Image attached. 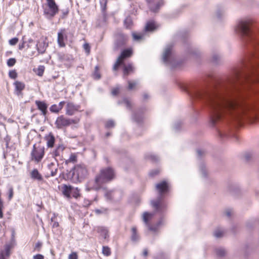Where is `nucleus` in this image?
Wrapping results in <instances>:
<instances>
[{
	"label": "nucleus",
	"mask_w": 259,
	"mask_h": 259,
	"mask_svg": "<svg viewBox=\"0 0 259 259\" xmlns=\"http://www.w3.org/2000/svg\"><path fill=\"white\" fill-rule=\"evenodd\" d=\"M78 256L76 252L71 253L68 257V259H77Z\"/></svg>",
	"instance_id": "a18cd8bd"
},
{
	"label": "nucleus",
	"mask_w": 259,
	"mask_h": 259,
	"mask_svg": "<svg viewBox=\"0 0 259 259\" xmlns=\"http://www.w3.org/2000/svg\"><path fill=\"white\" fill-rule=\"evenodd\" d=\"M119 91V87H116L115 88H114L112 90V95L113 96L117 95L118 94Z\"/></svg>",
	"instance_id": "de8ad7c7"
},
{
	"label": "nucleus",
	"mask_w": 259,
	"mask_h": 259,
	"mask_svg": "<svg viewBox=\"0 0 259 259\" xmlns=\"http://www.w3.org/2000/svg\"><path fill=\"white\" fill-rule=\"evenodd\" d=\"M254 21L251 18L240 21L236 31L240 34L245 43L254 49L250 58L243 62L241 66L235 68L226 82L196 91L195 97L205 103L210 110L213 123L223 117L230 116L240 120L244 117H251L249 113L251 107L236 97L252 84L259 83V38L252 30Z\"/></svg>",
	"instance_id": "f257e3e1"
},
{
	"label": "nucleus",
	"mask_w": 259,
	"mask_h": 259,
	"mask_svg": "<svg viewBox=\"0 0 259 259\" xmlns=\"http://www.w3.org/2000/svg\"><path fill=\"white\" fill-rule=\"evenodd\" d=\"M79 120L80 119L78 118H69L62 115L57 118L55 125L58 129H62L69 126L71 124H76L79 122Z\"/></svg>",
	"instance_id": "20e7f679"
},
{
	"label": "nucleus",
	"mask_w": 259,
	"mask_h": 259,
	"mask_svg": "<svg viewBox=\"0 0 259 259\" xmlns=\"http://www.w3.org/2000/svg\"><path fill=\"white\" fill-rule=\"evenodd\" d=\"M45 150V148L44 146L40 144L38 145L36 144H34L30 153L31 160L37 163L40 162L44 158Z\"/></svg>",
	"instance_id": "39448f33"
},
{
	"label": "nucleus",
	"mask_w": 259,
	"mask_h": 259,
	"mask_svg": "<svg viewBox=\"0 0 259 259\" xmlns=\"http://www.w3.org/2000/svg\"><path fill=\"white\" fill-rule=\"evenodd\" d=\"M146 1L149 4L150 10L154 12H156L163 4V0H146Z\"/></svg>",
	"instance_id": "9b49d317"
},
{
	"label": "nucleus",
	"mask_w": 259,
	"mask_h": 259,
	"mask_svg": "<svg viewBox=\"0 0 259 259\" xmlns=\"http://www.w3.org/2000/svg\"><path fill=\"white\" fill-rule=\"evenodd\" d=\"M113 195H114L113 192L111 191H107L105 194L106 198L108 200H111Z\"/></svg>",
	"instance_id": "58836bf2"
},
{
	"label": "nucleus",
	"mask_w": 259,
	"mask_h": 259,
	"mask_svg": "<svg viewBox=\"0 0 259 259\" xmlns=\"http://www.w3.org/2000/svg\"><path fill=\"white\" fill-rule=\"evenodd\" d=\"M172 45H169L165 48L163 55V62L167 65H172L174 58L172 55Z\"/></svg>",
	"instance_id": "6e6552de"
},
{
	"label": "nucleus",
	"mask_w": 259,
	"mask_h": 259,
	"mask_svg": "<svg viewBox=\"0 0 259 259\" xmlns=\"http://www.w3.org/2000/svg\"><path fill=\"white\" fill-rule=\"evenodd\" d=\"M58 171V169L57 167H55L54 168L52 169L51 172V177H54L56 175Z\"/></svg>",
	"instance_id": "8fccbe9b"
},
{
	"label": "nucleus",
	"mask_w": 259,
	"mask_h": 259,
	"mask_svg": "<svg viewBox=\"0 0 259 259\" xmlns=\"http://www.w3.org/2000/svg\"><path fill=\"white\" fill-rule=\"evenodd\" d=\"M65 147L63 144L59 145L56 149L52 152V156L56 158L60 155L61 153L64 150Z\"/></svg>",
	"instance_id": "412c9836"
},
{
	"label": "nucleus",
	"mask_w": 259,
	"mask_h": 259,
	"mask_svg": "<svg viewBox=\"0 0 259 259\" xmlns=\"http://www.w3.org/2000/svg\"><path fill=\"white\" fill-rule=\"evenodd\" d=\"M124 102L126 106L127 107H130V106H131V103H130V102L128 100H127L126 99H125L124 100Z\"/></svg>",
	"instance_id": "680f3d73"
},
{
	"label": "nucleus",
	"mask_w": 259,
	"mask_h": 259,
	"mask_svg": "<svg viewBox=\"0 0 259 259\" xmlns=\"http://www.w3.org/2000/svg\"><path fill=\"white\" fill-rule=\"evenodd\" d=\"M30 177L33 180H36L41 181L43 180L41 174L38 172V170L36 168L33 169L30 172Z\"/></svg>",
	"instance_id": "a211bd4d"
},
{
	"label": "nucleus",
	"mask_w": 259,
	"mask_h": 259,
	"mask_svg": "<svg viewBox=\"0 0 259 259\" xmlns=\"http://www.w3.org/2000/svg\"><path fill=\"white\" fill-rule=\"evenodd\" d=\"M79 108V105L74 104L71 102H67L66 105V114L69 116L73 115L78 111Z\"/></svg>",
	"instance_id": "9d476101"
},
{
	"label": "nucleus",
	"mask_w": 259,
	"mask_h": 259,
	"mask_svg": "<svg viewBox=\"0 0 259 259\" xmlns=\"http://www.w3.org/2000/svg\"><path fill=\"white\" fill-rule=\"evenodd\" d=\"M158 173H159V170L157 169H155V170L151 171L150 172V175H151L152 176H154L158 174Z\"/></svg>",
	"instance_id": "bf43d9fd"
},
{
	"label": "nucleus",
	"mask_w": 259,
	"mask_h": 259,
	"mask_svg": "<svg viewBox=\"0 0 259 259\" xmlns=\"http://www.w3.org/2000/svg\"><path fill=\"white\" fill-rule=\"evenodd\" d=\"M13 197V189L12 188H10L9 189V200H10Z\"/></svg>",
	"instance_id": "09e8293b"
},
{
	"label": "nucleus",
	"mask_w": 259,
	"mask_h": 259,
	"mask_svg": "<svg viewBox=\"0 0 259 259\" xmlns=\"http://www.w3.org/2000/svg\"><path fill=\"white\" fill-rule=\"evenodd\" d=\"M222 58V56L218 53H214L212 55L211 61L214 63H218Z\"/></svg>",
	"instance_id": "bb28decb"
},
{
	"label": "nucleus",
	"mask_w": 259,
	"mask_h": 259,
	"mask_svg": "<svg viewBox=\"0 0 259 259\" xmlns=\"http://www.w3.org/2000/svg\"><path fill=\"white\" fill-rule=\"evenodd\" d=\"M24 48V42H23L21 44H19V49L22 50Z\"/></svg>",
	"instance_id": "0e129e2a"
},
{
	"label": "nucleus",
	"mask_w": 259,
	"mask_h": 259,
	"mask_svg": "<svg viewBox=\"0 0 259 259\" xmlns=\"http://www.w3.org/2000/svg\"><path fill=\"white\" fill-rule=\"evenodd\" d=\"M158 173H159V170L157 169H155V170L151 171L150 172V175H151L152 176H154L158 174Z\"/></svg>",
	"instance_id": "13d9d810"
},
{
	"label": "nucleus",
	"mask_w": 259,
	"mask_h": 259,
	"mask_svg": "<svg viewBox=\"0 0 259 259\" xmlns=\"http://www.w3.org/2000/svg\"><path fill=\"white\" fill-rule=\"evenodd\" d=\"M37 50L39 52H41V53H42L44 52V50H41L39 48H38Z\"/></svg>",
	"instance_id": "774afa93"
},
{
	"label": "nucleus",
	"mask_w": 259,
	"mask_h": 259,
	"mask_svg": "<svg viewBox=\"0 0 259 259\" xmlns=\"http://www.w3.org/2000/svg\"><path fill=\"white\" fill-rule=\"evenodd\" d=\"M33 71L37 75L41 76L45 71V67L43 65H40L37 68L34 69Z\"/></svg>",
	"instance_id": "a878e982"
},
{
	"label": "nucleus",
	"mask_w": 259,
	"mask_h": 259,
	"mask_svg": "<svg viewBox=\"0 0 259 259\" xmlns=\"http://www.w3.org/2000/svg\"><path fill=\"white\" fill-rule=\"evenodd\" d=\"M133 71V66L132 64H129L127 65H124L123 74L124 76L127 75L128 73Z\"/></svg>",
	"instance_id": "cd10ccee"
},
{
	"label": "nucleus",
	"mask_w": 259,
	"mask_h": 259,
	"mask_svg": "<svg viewBox=\"0 0 259 259\" xmlns=\"http://www.w3.org/2000/svg\"><path fill=\"white\" fill-rule=\"evenodd\" d=\"M45 139L47 141V147L49 148H52L54 146L55 141L54 136L52 134H50L46 137Z\"/></svg>",
	"instance_id": "aec40b11"
},
{
	"label": "nucleus",
	"mask_w": 259,
	"mask_h": 259,
	"mask_svg": "<svg viewBox=\"0 0 259 259\" xmlns=\"http://www.w3.org/2000/svg\"><path fill=\"white\" fill-rule=\"evenodd\" d=\"M14 85L15 86V94L17 96H19L21 94V92L25 88V84L19 81H16L14 83Z\"/></svg>",
	"instance_id": "4468645a"
},
{
	"label": "nucleus",
	"mask_w": 259,
	"mask_h": 259,
	"mask_svg": "<svg viewBox=\"0 0 259 259\" xmlns=\"http://www.w3.org/2000/svg\"><path fill=\"white\" fill-rule=\"evenodd\" d=\"M115 125V123L113 120H109L107 121L106 123L105 126L107 128H111L114 127Z\"/></svg>",
	"instance_id": "4c0bfd02"
},
{
	"label": "nucleus",
	"mask_w": 259,
	"mask_h": 259,
	"mask_svg": "<svg viewBox=\"0 0 259 259\" xmlns=\"http://www.w3.org/2000/svg\"><path fill=\"white\" fill-rule=\"evenodd\" d=\"M48 8L45 9L44 14L48 18H53L59 11L58 6L55 0H47Z\"/></svg>",
	"instance_id": "0eeeda50"
},
{
	"label": "nucleus",
	"mask_w": 259,
	"mask_h": 259,
	"mask_svg": "<svg viewBox=\"0 0 259 259\" xmlns=\"http://www.w3.org/2000/svg\"><path fill=\"white\" fill-rule=\"evenodd\" d=\"M188 53L192 55H197L198 51L195 49L191 48L190 50L188 51Z\"/></svg>",
	"instance_id": "c03bdc74"
},
{
	"label": "nucleus",
	"mask_w": 259,
	"mask_h": 259,
	"mask_svg": "<svg viewBox=\"0 0 259 259\" xmlns=\"http://www.w3.org/2000/svg\"><path fill=\"white\" fill-rule=\"evenodd\" d=\"M143 97L145 99H148L149 97V95L147 94H144L143 95Z\"/></svg>",
	"instance_id": "338daca9"
},
{
	"label": "nucleus",
	"mask_w": 259,
	"mask_h": 259,
	"mask_svg": "<svg viewBox=\"0 0 259 259\" xmlns=\"http://www.w3.org/2000/svg\"><path fill=\"white\" fill-rule=\"evenodd\" d=\"M77 157L74 154H71L69 158L68 161L74 162L76 161Z\"/></svg>",
	"instance_id": "ea45409f"
},
{
	"label": "nucleus",
	"mask_w": 259,
	"mask_h": 259,
	"mask_svg": "<svg viewBox=\"0 0 259 259\" xmlns=\"http://www.w3.org/2000/svg\"><path fill=\"white\" fill-rule=\"evenodd\" d=\"M65 103V101H61L58 105L53 104L50 107V110L53 113H58L62 109Z\"/></svg>",
	"instance_id": "f3484780"
},
{
	"label": "nucleus",
	"mask_w": 259,
	"mask_h": 259,
	"mask_svg": "<svg viewBox=\"0 0 259 259\" xmlns=\"http://www.w3.org/2000/svg\"><path fill=\"white\" fill-rule=\"evenodd\" d=\"M97 232L101 234L105 239L108 236V231L103 227H98L97 229Z\"/></svg>",
	"instance_id": "b1692460"
},
{
	"label": "nucleus",
	"mask_w": 259,
	"mask_h": 259,
	"mask_svg": "<svg viewBox=\"0 0 259 259\" xmlns=\"http://www.w3.org/2000/svg\"><path fill=\"white\" fill-rule=\"evenodd\" d=\"M157 25L154 22H149L145 26V30L146 31H153L156 29Z\"/></svg>",
	"instance_id": "4be33fe9"
},
{
	"label": "nucleus",
	"mask_w": 259,
	"mask_h": 259,
	"mask_svg": "<svg viewBox=\"0 0 259 259\" xmlns=\"http://www.w3.org/2000/svg\"><path fill=\"white\" fill-rule=\"evenodd\" d=\"M132 54V51L131 49H127L122 51L120 56L117 58L116 62L113 66V70H116L119 65L123 64L124 59L127 57H130Z\"/></svg>",
	"instance_id": "1a4fd4ad"
},
{
	"label": "nucleus",
	"mask_w": 259,
	"mask_h": 259,
	"mask_svg": "<svg viewBox=\"0 0 259 259\" xmlns=\"http://www.w3.org/2000/svg\"><path fill=\"white\" fill-rule=\"evenodd\" d=\"M56 218V214L54 213L53 214V217H52L51 220V222H53L52 227L53 228H57L59 226V223L58 222L55 221V219Z\"/></svg>",
	"instance_id": "c9c22d12"
},
{
	"label": "nucleus",
	"mask_w": 259,
	"mask_h": 259,
	"mask_svg": "<svg viewBox=\"0 0 259 259\" xmlns=\"http://www.w3.org/2000/svg\"><path fill=\"white\" fill-rule=\"evenodd\" d=\"M114 172L112 168L110 167L102 168L100 174L96 177V186L95 188L97 190L100 189L102 184L111 181L114 179Z\"/></svg>",
	"instance_id": "f03ea898"
},
{
	"label": "nucleus",
	"mask_w": 259,
	"mask_h": 259,
	"mask_svg": "<svg viewBox=\"0 0 259 259\" xmlns=\"http://www.w3.org/2000/svg\"><path fill=\"white\" fill-rule=\"evenodd\" d=\"M65 37H66L65 35V29H62L58 32L57 38V42L60 47H64L65 46V44L64 42Z\"/></svg>",
	"instance_id": "f8f14e48"
},
{
	"label": "nucleus",
	"mask_w": 259,
	"mask_h": 259,
	"mask_svg": "<svg viewBox=\"0 0 259 259\" xmlns=\"http://www.w3.org/2000/svg\"><path fill=\"white\" fill-rule=\"evenodd\" d=\"M9 76L11 78L15 79L17 77V73L16 70H11L9 72Z\"/></svg>",
	"instance_id": "72a5a7b5"
},
{
	"label": "nucleus",
	"mask_w": 259,
	"mask_h": 259,
	"mask_svg": "<svg viewBox=\"0 0 259 259\" xmlns=\"http://www.w3.org/2000/svg\"><path fill=\"white\" fill-rule=\"evenodd\" d=\"M132 35L133 39L135 40H139L142 39L144 37V35L143 34H137L136 33H133Z\"/></svg>",
	"instance_id": "473e14b6"
},
{
	"label": "nucleus",
	"mask_w": 259,
	"mask_h": 259,
	"mask_svg": "<svg viewBox=\"0 0 259 259\" xmlns=\"http://www.w3.org/2000/svg\"><path fill=\"white\" fill-rule=\"evenodd\" d=\"M148 254V250L147 249H145L143 251V255L144 256H147Z\"/></svg>",
	"instance_id": "69168bd1"
},
{
	"label": "nucleus",
	"mask_w": 259,
	"mask_h": 259,
	"mask_svg": "<svg viewBox=\"0 0 259 259\" xmlns=\"http://www.w3.org/2000/svg\"><path fill=\"white\" fill-rule=\"evenodd\" d=\"M124 23L126 28H130L133 23L132 19L130 17L126 18L124 20Z\"/></svg>",
	"instance_id": "7c9ffc66"
},
{
	"label": "nucleus",
	"mask_w": 259,
	"mask_h": 259,
	"mask_svg": "<svg viewBox=\"0 0 259 259\" xmlns=\"http://www.w3.org/2000/svg\"><path fill=\"white\" fill-rule=\"evenodd\" d=\"M204 153H205V152L203 150H200V149H198L197 150V155H198V157H200L202 155L204 154Z\"/></svg>",
	"instance_id": "6e6d98bb"
},
{
	"label": "nucleus",
	"mask_w": 259,
	"mask_h": 259,
	"mask_svg": "<svg viewBox=\"0 0 259 259\" xmlns=\"http://www.w3.org/2000/svg\"><path fill=\"white\" fill-rule=\"evenodd\" d=\"M151 159L154 161H157L159 160V157L156 155H151L150 156Z\"/></svg>",
	"instance_id": "3c124183"
},
{
	"label": "nucleus",
	"mask_w": 259,
	"mask_h": 259,
	"mask_svg": "<svg viewBox=\"0 0 259 259\" xmlns=\"http://www.w3.org/2000/svg\"><path fill=\"white\" fill-rule=\"evenodd\" d=\"M127 38L126 35L123 34H119L115 42L116 48H118L124 45L127 41Z\"/></svg>",
	"instance_id": "dca6fc26"
},
{
	"label": "nucleus",
	"mask_w": 259,
	"mask_h": 259,
	"mask_svg": "<svg viewBox=\"0 0 259 259\" xmlns=\"http://www.w3.org/2000/svg\"><path fill=\"white\" fill-rule=\"evenodd\" d=\"M4 208V202L3 201L0 202V219H2L3 218V210Z\"/></svg>",
	"instance_id": "a19ab883"
},
{
	"label": "nucleus",
	"mask_w": 259,
	"mask_h": 259,
	"mask_svg": "<svg viewBox=\"0 0 259 259\" xmlns=\"http://www.w3.org/2000/svg\"><path fill=\"white\" fill-rule=\"evenodd\" d=\"M94 78L96 79H99L101 78V75L99 72V67L97 66L95 68V71L93 74Z\"/></svg>",
	"instance_id": "c756f323"
},
{
	"label": "nucleus",
	"mask_w": 259,
	"mask_h": 259,
	"mask_svg": "<svg viewBox=\"0 0 259 259\" xmlns=\"http://www.w3.org/2000/svg\"><path fill=\"white\" fill-rule=\"evenodd\" d=\"M16 59L14 58H10L7 61V65L9 67L14 66L16 63Z\"/></svg>",
	"instance_id": "e433bc0d"
},
{
	"label": "nucleus",
	"mask_w": 259,
	"mask_h": 259,
	"mask_svg": "<svg viewBox=\"0 0 259 259\" xmlns=\"http://www.w3.org/2000/svg\"><path fill=\"white\" fill-rule=\"evenodd\" d=\"M88 174V169L84 164H77L74 167L72 175L76 181H80Z\"/></svg>",
	"instance_id": "423d86ee"
},
{
	"label": "nucleus",
	"mask_w": 259,
	"mask_h": 259,
	"mask_svg": "<svg viewBox=\"0 0 259 259\" xmlns=\"http://www.w3.org/2000/svg\"><path fill=\"white\" fill-rule=\"evenodd\" d=\"M132 236L131 238L132 241H137L139 239V236L137 233V229L136 227H134L132 228Z\"/></svg>",
	"instance_id": "393cba45"
},
{
	"label": "nucleus",
	"mask_w": 259,
	"mask_h": 259,
	"mask_svg": "<svg viewBox=\"0 0 259 259\" xmlns=\"http://www.w3.org/2000/svg\"><path fill=\"white\" fill-rule=\"evenodd\" d=\"M133 118L138 122H140L142 120V117L141 116L139 118H137L136 115L133 116Z\"/></svg>",
	"instance_id": "052dcab7"
},
{
	"label": "nucleus",
	"mask_w": 259,
	"mask_h": 259,
	"mask_svg": "<svg viewBox=\"0 0 259 259\" xmlns=\"http://www.w3.org/2000/svg\"><path fill=\"white\" fill-rule=\"evenodd\" d=\"M42 245V243L40 242H37L35 245V249H37V251H39V249Z\"/></svg>",
	"instance_id": "5fc2aeb1"
},
{
	"label": "nucleus",
	"mask_w": 259,
	"mask_h": 259,
	"mask_svg": "<svg viewBox=\"0 0 259 259\" xmlns=\"http://www.w3.org/2000/svg\"><path fill=\"white\" fill-rule=\"evenodd\" d=\"M200 170L203 177H206L207 176V171L205 169V166L202 164L200 166Z\"/></svg>",
	"instance_id": "f704fd0d"
},
{
	"label": "nucleus",
	"mask_w": 259,
	"mask_h": 259,
	"mask_svg": "<svg viewBox=\"0 0 259 259\" xmlns=\"http://www.w3.org/2000/svg\"><path fill=\"white\" fill-rule=\"evenodd\" d=\"M224 233L225 232L223 229L218 228L214 231V235L217 238H220L223 236Z\"/></svg>",
	"instance_id": "c85d7f7f"
},
{
	"label": "nucleus",
	"mask_w": 259,
	"mask_h": 259,
	"mask_svg": "<svg viewBox=\"0 0 259 259\" xmlns=\"http://www.w3.org/2000/svg\"><path fill=\"white\" fill-rule=\"evenodd\" d=\"M225 213L226 214L227 216L228 217H230L231 215V214H232V211L231 210H226V211H225Z\"/></svg>",
	"instance_id": "e2e57ef3"
},
{
	"label": "nucleus",
	"mask_w": 259,
	"mask_h": 259,
	"mask_svg": "<svg viewBox=\"0 0 259 259\" xmlns=\"http://www.w3.org/2000/svg\"><path fill=\"white\" fill-rule=\"evenodd\" d=\"M102 253L106 256H109L111 253L110 249L107 246H103Z\"/></svg>",
	"instance_id": "2f4dec72"
},
{
	"label": "nucleus",
	"mask_w": 259,
	"mask_h": 259,
	"mask_svg": "<svg viewBox=\"0 0 259 259\" xmlns=\"http://www.w3.org/2000/svg\"><path fill=\"white\" fill-rule=\"evenodd\" d=\"M154 215V213H149L148 212H145L143 214V221L150 230H153V229L150 226L149 222L153 218Z\"/></svg>",
	"instance_id": "2eb2a0df"
},
{
	"label": "nucleus",
	"mask_w": 259,
	"mask_h": 259,
	"mask_svg": "<svg viewBox=\"0 0 259 259\" xmlns=\"http://www.w3.org/2000/svg\"><path fill=\"white\" fill-rule=\"evenodd\" d=\"M18 41V39L16 37L13 38L9 40L10 45L13 46L16 45Z\"/></svg>",
	"instance_id": "79ce46f5"
},
{
	"label": "nucleus",
	"mask_w": 259,
	"mask_h": 259,
	"mask_svg": "<svg viewBox=\"0 0 259 259\" xmlns=\"http://www.w3.org/2000/svg\"><path fill=\"white\" fill-rule=\"evenodd\" d=\"M215 252L216 255L219 257H223L225 256L227 253L226 250L222 247L216 248Z\"/></svg>",
	"instance_id": "5701e85b"
},
{
	"label": "nucleus",
	"mask_w": 259,
	"mask_h": 259,
	"mask_svg": "<svg viewBox=\"0 0 259 259\" xmlns=\"http://www.w3.org/2000/svg\"><path fill=\"white\" fill-rule=\"evenodd\" d=\"M33 259H44V257L42 255L40 254H37L35 255L33 257Z\"/></svg>",
	"instance_id": "4d7b16f0"
},
{
	"label": "nucleus",
	"mask_w": 259,
	"mask_h": 259,
	"mask_svg": "<svg viewBox=\"0 0 259 259\" xmlns=\"http://www.w3.org/2000/svg\"><path fill=\"white\" fill-rule=\"evenodd\" d=\"M35 104L37 108L41 111L42 114L46 116L47 113L48 105L44 101H35Z\"/></svg>",
	"instance_id": "ddd939ff"
},
{
	"label": "nucleus",
	"mask_w": 259,
	"mask_h": 259,
	"mask_svg": "<svg viewBox=\"0 0 259 259\" xmlns=\"http://www.w3.org/2000/svg\"><path fill=\"white\" fill-rule=\"evenodd\" d=\"M83 48L84 50L87 52L88 54L90 52V47L88 44H85L83 45Z\"/></svg>",
	"instance_id": "603ef678"
},
{
	"label": "nucleus",
	"mask_w": 259,
	"mask_h": 259,
	"mask_svg": "<svg viewBox=\"0 0 259 259\" xmlns=\"http://www.w3.org/2000/svg\"><path fill=\"white\" fill-rule=\"evenodd\" d=\"M156 188L160 196L155 201H151V204L157 211H160L166 207L165 204L161 200V196L163 194L167 192L168 186L165 181H162L157 184Z\"/></svg>",
	"instance_id": "7ed1b4c3"
},
{
	"label": "nucleus",
	"mask_w": 259,
	"mask_h": 259,
	"mask_svg": "<svg viewBox=\"0 0 259 259\" xmlns=\"http://www.w3.org/2000/svg\"><path fill=\"white\" fill-rule=\"evenodd\" d=\"M10 248L9 246H6L4 253L5 255H6V256H9L10 255Z\"/></svg>",
	"instance_id": "864d4df0"
},
{
	"label": "nucleus",
	"mask_w": 259,
	"mask_h": 259,
	"mask_svg": "<svg viewBox=\"0 0 259 259\" xmlns=\"http://www.w3.org/2000/svg\"><path fill=\"white\" fill-rule=\"evenodd\" d=\"M128 89L130 90L133 89L137 84L136 82H132V81H128Z\"/></svg>",
	"instance_id": "49530a36"
},
{
	"label": "nucleus",
	"mask_w": 259,
	"mask_h": 259,
	"mask_svg": "<svg viewBox=\"0 0 259 259\" xmlns=\"http://www.w3.org/2000/svg\"><path fill=\"white\" fill-rule=\"evenodd\" d=\"M73 197L75 198H77L79 196V190L77 188H76L73 192L72 194Z\"/></svg>",
	"instance_id": "37998d69"
},
{
	"label": "nucleus",
	"mask_w": 259,
	"mask_h": 259,
	"mask_svg": "<svg viewBox=\"0 0 259 259\" xmlns=\"http://www.w3.org/2000/svg\"><path fill=\"white\" fill-rule=\"evenodd\" d=\"M73 188L71 186H67L66 185H63L62 187V193L67 198H70V194L73 190Z\"/></svg>",
	"instance_id": "6ab92c4d"
}]
</instances>
